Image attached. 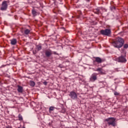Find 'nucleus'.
<instances>
[{
  "label": "nucleus",
  "mask_w": 128,
  "mask_h": 128,
  "mask_svg": "<svg viewBox=\"0 0 128 128\" xmlns=\"http://www.w3.org/2000/svg\"><path fill=\"white\" fill-rule=\"evenodd\" d=\"M112 44L116 48H120L124 44V40L120 37H118L116 40L112 42Z\"/></svg>",
  "instance_id": "nucleus-1"
},
{
  "label": "nucleus",
  "mask_w": 128,
  "mask_h": 128,
  "mask_svg": "<svg viewBox=\"0 0 128 128\" xmlns=\"http://www.w3.org/2000/svg\"><path fill=\"white\" fill-rule=\"evenodd\" d=\"M106 122H107L108 126H116V118H110L106 119Z\"/></svg>",
  "instance_id": "nucleus-2"
},
{
  "label": "nucleus",
  "mask_w": 128,
  "mask_h": 128,
  "mask_svg": "<svg viewBox=\"0 0 128 128\" xmlns=\"http://www.w3.org/2000/svg\"><path fill=\"white\" fill-rule=\"evenodd\" d=\"M100 33L102 36H110L112 34V30L110 29L106 28L104 30H102L100 31Z\"/></svg>",
  "instance_id": "nucleus-3"
},
{
  "label": "nucleus",
  "mask_w": 128,
  "mask_h": 128,
  "mask_svg": "<svg viewBox=\"0 0 128 128\" xmlns=\"http://www.w3.org/2000/svg\"><path fill=\"white\" fill-rule=\"evenodd\" d=\"M69 96H70L71 100H76L78 98V94L76 93L74 91H72L68 94Z\"/></svg>",
  "instance_id": "nucleus-4"
},
{
  "label": "nucleus",
  "mask_w": 128,
  "mask_h": 128,
  "mask_svg": "<svg viewBox=\"0 0 128 128\" xmlns=\"http://www.w3.org/2000/svg\"><path fill=\"white\" fill-rule=\"evenodd\" d=\"M98 80V74L94 73L92 74L90 78V82H96Z\"/></svg>",
  "instance_id": "nucleus-5"
},
{
  "label": "nucleus",
  "mask_w": 128,
  "mask_h": 128,
  "mask_svg": "<svg viewBox=\"0 0 128 128\" xmlns=\"http://www.w3.org/2000/svg\"><path fill=\"white\" fill-rule=\"evenodd\" d=\"M7 9H8V2L4 1L2 4L0 10H6Z\"/></svg>",
  "instance_id": "nucleus-6"
},
{
  "label": "nucleus",
  "mask_w": 128,
  "mask_h": 128,
  "mask_svg": "<svg viewBox=\"0 0 128 128\" xmlns=\"http://www.w3.org/2000/svg\"><path fill=\"white\" fill-rule=\"evenodd\" d=\"M116 60L119 62H126V58L122 56L118 58Z\"/></svg>",
  "instance_id": "nucleus-7"
},
{
  "label": "nucleus",
  "mask_w": 128,
  "mask_h": 128,
  "mask_svg": "<svg viewBox=\"0 0 128 128\" xmlns=\"http://www.w3.org/2000/svg\"><path fill=\"white\" fill-rule=\"evenodd\" d=\"M94 71L98 72L99 74H106V72L102 68H98L97 69L95 70Z\"/></svg>",
  "instance_id": "nucleus-8"
},
{
  "label": "nucleus",
  "mask_w": 128,
  "mask_h": 128,
  "mask_svg": "<svg viewBox=\"0 0 128 128\" xmlns=\"http://www.w3.org/2000/svg\"><path fill=\"white\" fill-rule=\"evenodd\" d=\"M52 54V52L50 50H48L45 51V55L46 58H50Z\"/></svg>",
  "instance_id": "nucleus-9"
},
{
  "label": "nucleus",
  "mask_w": 128,
  "mask_h": 128,
  "mask_svg": "<svg viewBox=\"0 0 128 128\" xmlns=\"http://www.w3.org/2000/svg\"><path fill=\"white\" fill-rule=\"evenodd\" d=\"M94 58L95 62L98 64H102L104 62V60H102L100 57H94Z\"/></svg>",
  "instance_id": "nucleus-10"
},
{
  "label": "nucleus",
  "mask_w": 128,
  "mask_h": 128,
  "mask_svg": "<svg viewBox=\"0 0 128 128\" xmlns=\"http://www.w3.org/2000/svg\"><path fill=\"white\" fill-rule=\"evenodd\" d=\"M18 88L17 90L18 92H20V94L22 93V92H24V88L20 85L18 86Z\"/></svg>",
  "instance_id": "nucleus-11"
},
{
  "label": "nucleus",
  "mask_w": 128,
  "mask_h": 128,
  "mask_svg": "<svg viewBox=\"0 0 128 128\" xmlns=\"http://www.w3.org/2000/svg\"><path fill=\"white\" fill-rule=\"evenodd\" d=\"M10 41L11 44H12V46H14L15 44H16V42H18V41L16 40V38H13L10 40Z\"/></svg>",
  "instance_id": "nucleus-12"
},
{
  "label": "nucleus",
  "mask_w": 128,
  "mask_h": 128,
  "mask_svg": "<svg viewBox=\"0 0 128 128\" xmlns=\"http://www.w3.org/2000/svg\"><path fill=\"white\" fill-rule=\"evenodd\" d=\"M30 86L32 87L34 86H36V82L34 81H30Z\"/></svg>",
  "instance_id": "nucleus-13"
},
{
  "label": "nucleus",
  "mask_w": 128,
  "mask_h": 128,
  "mask_svg": "<svg viewBox=\"0 0 128 128\" xmlns=\"http://www.w3.org/2000/svg\"><path fill=\"white\" fill-rule=\"evenodd\" d=\"M94 12L96 14H100V9L96 8L94 10Z\"/></svg>",
  "instance_id": "nucleus-14"
},
{
  "label": "nucleus",
  "mask_w": 128,
  "mask_h": 128,
  "mask_svg": "<svg viewBox=\"0 0 128 128\" xmlns=\"http://www.w3.org/2000/svg\"><path fill=\"white\" fill-rule=\"evenodd\" d=\"M32 14H33L34 16H36V11L34 9L32 10Z\"/></svg>",
  "instance_id": "nucleus-15"
},
{
  "label": "nucleus",
  "mask_w": 128,
  "mask_h": 128,
  "mask_svg": "<svg viewBox=\"0 0 128 128\" xmlns=\"http://www.w3.org/2000/svg\"><path fill=\"white\" fill-rule=\"evenodd\" d=\"M30 30H28V29H26L24 30L25 34H30Z\"/></svg>",
  "instance_id": "nucleus-16"
},
{
  "label": "nucleus",
  "mask_w": 128,
  "mask_h": 128,
  "mask_svg": "<svg viewBox=\"0 0 128 128\" xmlns=\"http://www.w3.org/2000/svg\"><path fill=\"white\" fill-rule=\"evenodd\" d=\"M52 110H54V106H50L49 108V112H52Z\"/></svg>",
  "instance_id": "nucleus-17"
},
{
  "label": "nucleus",
  "mask_w": 128,
  "mask_h": 128,
  "mask_svg": "<svg viewBox=\"0 0 128 128\" xmlns=\"http://www.w3.org/2000/svg\"><path fill=\"white\" fill-rule=\"evenodd\" d=\"M18 120H23L22 116V115H20V114L18 115Z\"/></svg>",
  "instance_id": "nucleus-18"
},
{
  "label": "nucleus",
  "mask_w": 128,
  "mask_h": 128,
  "mask_svg": "<svg viewBox=\"0 0 128 128\" xmlns=\"http://www.w3.org/2000/svg\"><path fill=\"white\" fill-rule=\"evenodd\" d=\"M37 50H42V46H40V45L37 46Z\"/></svg>",
  "instance_id": "nucleus-19"
},
{
  "label": "nucleus",
  "mask_w": 128,
  "mask_h": 128,
  "mask_svg": "<svg viewBox=\"0 0 128 128\" xmlns=\"http://www.w3.org/2000/svg\"><path fill=\"white\" fill-rule=\"evenodd\" d=\"M124 48H128V44H124Z\"/></svg>",
  "instance_id": "nucleus-20"
},
{
  "label": "nucleus",
  "mask_w": 128,
  "mask_h": 128,
  "mask_svg": "<svg viewBox=\"0 0 128 128\" xmlns=\"http://www.w3.org/2000/svg\"><path fill=\"white\" fill-rule=\"evenodd\" d=\"M114 96H118V94H118V92H114Z\"/></svg>",
  "instance_id": "nucleus-21"
},
{
  "label": "nucleus",
  "mask_w": 128,
  "mask_h": 128,
  "mask_svg": "<svg viewBox=\"0 0 128 128\" xmlns=\"http://www.w3.org/2000/svg\"><path fill=\"white\" fill-rule=\"evenodd\" d=\"M43 84H44V86H46V84H48V82H43Z\"/></svg>",
  "instance_id": "nucleus-22"
},
{
  "label": "nucleus",
  "mask_w": 128,
  "mask_h": 128,
  "mask_svg": "<svg viewBox=\"0 0 128 128\" xmlns=\"http://www.w3.org/2000/svg\"><path fill=\"white\" fill-rule=\"evenodd\" d=\"M54 54H58L56 52H53Z\"/></svg>",
  "instance_id": "nucleus-23"
},
{
  "label": "nucleus",
  "mask_w": 128,
  "mask_h": 128,
  "mask_svg": "<svg viewBox=\"0 0 128 128\" xmlns=\"http://www.w3.org/2000/svg\"><path fill=\"white\" fill-rule=\"evenodd\" d=\"M6 128H12V127L10 126H8L6 127Z\"/></svg>",
  "instance_id": "nucleus-24"
},
{
  "label": "nucleus",
  "mask_w": 128,
  "mask_h": 128,
  "mask_svg": "<svg viewBox=\"0 0 128 128\" xmlns=\"http://www.w3.org/2000/svg\"><path fill=\"white\" fill-rule=\"evenodd\" d=\"M112 10H116V7H113Z\"/></svg>",
  "instance_id": "nucleus-25"
},
{
  "label": "nucleus",
  "mask_w": 128,
  "mask_h": 128,
  "mask_svg": "<svg viewBox=\"0 0 128 128\" xmlns=\"http://www.w3.org/2000/svg\"><path fill=\"white\" fill-rule=\"evenodd\" d=\"M59 67H60V68H62V65H60V66H59Z\"/></svg>",
  "instance_id": "nucleus-26"
},
{
  "label": "nucleus",
  "mask_w": 128,
  "mask_h": 128,
  "mask_svg": "<svg viewBox=\"0 0 128 128\" xmlns=\"http://www.w3.org/2000/svg\"><path fill=\"white\" fill-rule=\"evenodd\" d=\"M86 2H90V0H86Z\"/></svg>",
  "instance_id": "nucleus-27"
}]
</instances>
